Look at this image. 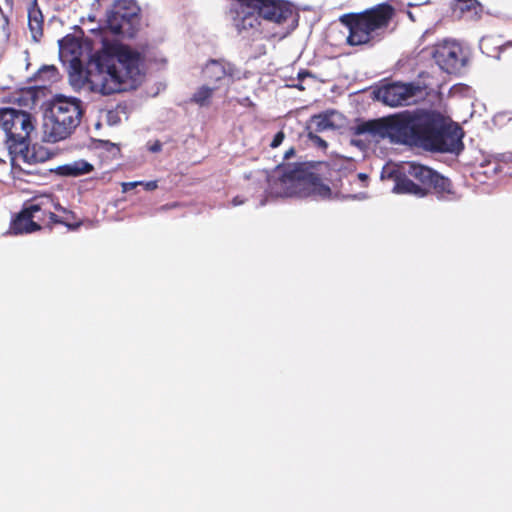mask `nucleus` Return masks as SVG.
I'll use <instances>...</instances> for the list:
<instances>
[{
    "label": "nucleus",
    "mask_w": 512,
    "mask_h": 512,
    "mask_svg": "<svg viewBox=\"0 0 512 512\" xmlns=\"http://www.w3.org/2000/svg\"><path fill=\"white\" fill-rule=\"evenodd\" d=\"M41 76L47 75V79L51 81H55L58 78L57 69L54 66H44L40 70Z\"/></svg>",
    "instance_id": "4be33fe9"
},
{
    "label": "nucleus",
    "mask_w": 512,
    "mask_h": 512,
    "mask_svg": "<svg viewBox=\"0 0 512 512\" xmlns=\"http://www.w3.org/2000/svg\"><path fill=\"white\" fill-rule=\"evenodd\" d=\"M147 147L150 152L157 153L161 151L162 144L160 141H154L153 143H148Z\"/></svg>",
    "instance_id": "bb28decb"
},
{
    "label": "nucleus",
    "mask_w": 512,
    "mask_h": 512,
    "mask_svg": "<svg viewBox=\"0 0 512 512\" xmlns=\"http://www.w3.org/2000/svg\"><path fill=\"white\" fill-rule=\"evenodd\" d=\"M414 179L410 176H406L404 171L401 169L399 175L395 178V185L393 192L397 194H411L419 198H423L428 195V190L416 184Z\"/></svg>",
    "instance_id": "4468645a"
},
{
    "label": "nucleus",
    "mask_w": 512,
    "mask_h": 512,
    "mask_svg": "<svg viewBox=\"0 0 512 512\" xmlns=\"http://www.w3.org/2000/svg\"><path fill=\"white\" fill-rule=\"evenodd\" d=\"M264 204H265V200H262V201L260 202V205H261V206H263Z\"/></svg>",
    "instance_id": "58836bf2"
},
{
    "label": "nucleus",
    "mask_w": 512,
    "mask_h": 512,
    "mask_svg": "<svg viewBox=\"0 0 512 512\" xmlns=\"http://www.w3.org/2000/svg\"><path fill=\"white\" fill-rule=\"evenodd\" d=\"M267 193L274 197H312L326 199L331 195L329 186L301 166L278 168L268 179Z\"/></svg>",
    "instance_id": "7ed1b4c3"
},
{
    "label": "nucleus",
    "mask_w": 512,
    "mask_h": 512,
    "mask_svg": "<svg viewBox=\"0 0 512 512\" xmlns=\"http://www.w3.org/2000/svg\"><path fill=\"white\" fill-rule=\"evenodd\" d=\"M284 138H285L284 133H283L282 131H279V132H278V133H276V135L274 136V138H273V140H272V142H271L270 146H271L272 148H276V147L280 146V145L282 144V142H283Z\"/></svg>",
    "instance_id": "393cba45"
},
{
    "label": "nucleus",
    "mask_w": 512,
    "mask_h": 512,
    "mask_svg": "<svg viewBox=\"0 0 512 512\" xmlns=\"http://www.w3.org/2000/svg\"><path fill=\"white\" fill-rule=\"evenodd\" d=\"M402 170L406 176H410L418 181V185L425 187L427 190L435 173V171L429 167L414 162L404 164Z\"/></svg>",
    "instance_id": "2eb2a0df"
},
{
    "label": "nucleus",
    "mask_w": 512,
    "mask_h": 512,
    "mask_svg": "<svg viewBox=\"0 0 512 512\" xmlns=\"http://www.w3.org/2000/svg\"><path fill=\"white\" fill-rule=\"evenodd\" d=\"M88 19H89V21H92V22H93V21H95V20H96V15H95V14H90V15L88 16Z\"/></svg>",
    "instance_id": "e433bc0d"
},
{
    "label": "nucleus",
    "mask_w": 512,
    "mask_h": 512,
    "mask_svg": "<svg viewBox=\"0 0 512 512\" xmlns=\"http://www.w3.org/2000/svg\"><path fill=\"white\" fill-rule=\"evenodd\" d=\"M352 143L355 145H360V141H357V140H352Z\"/></svg>",
    "instance_id": "4c0bfd02"
},
{
    "label": "nucleus",
    "mask_w": 512,
    "mask_h": 512,
    "mask_svg": "<svg viewBox=\"0 0 512 512\" xmlns=\"http://www.w3.org/2000/svg\"><path fill=\"white\" fill-rule=\"evenodd\" d=\"M335 125L331 120V115L319 114L311 118L309 129L313 132H323L334 129Z\"/></svg>",
    "instance_id": "aec40b11"
},
{
    "label": "nucleus",
    "mask_w": 512,
    "mask_h": 512,
    "mask_svg": "<svg viewBox=\"0 0 512 512\" xmlns=\"http://www.w3.org/2000/svg\"><path fill=\"white\" fill-rule=\"evenodd\" d=\"M238 102H239V104H241L243 106H251L252 105V101L250 100L249 97H244L242 99H239Z\"/></svg>",
    "instance_id": "7c9ffc66"
},
{
    "label": "nucleus",
    "mask_w": 512,
    "mask_h": 512,
    "mask_svg": "<svg viewBox=\"0 0 512 512\" xmlns=\"http://www.w3.org/2000/svg\"><path fill=\"white\" fill-rule=\"evenodd\" d=\"M351 198H353V199H359V200H360V199H365V198H366V194H364V193H360L359 195H353V196H351Z\"/></svg>",
    "instance_id": "473e14b6"
},
{
    "label": "nucleus",
    "mask_w": 512,
    "mask_h": 512,
    "mask_svg": "<svg viewBox=\"0 0 512 512\" xmlns=\"http://www.w3.org/2000/svg\"><path fill=\"white\" fill-rule=\"evenodd\" d=\"M294 154V149L290 148L288 151L285 152V158H289L290 155Z\"/></svg>",
    "instance_id": "72a5a7b5"
},
{
    "label": "nucleus",
    "mask_w": 512,
    "mask_h": 512,
    "mask_svg": "<svg viewBox=\"0 0 512 512\" xmlns=\"http://www.w3.org/2000/svg\"><path fill=\"white\" fill-rule=\"evenodd\" d=\"M458 8L464 11H474L475 14H478L481 10L480 3L477 0H456Z\"/></svg>",
    "instance_id": "412c9836"
},
{
    "label": "nucleus",
    "mask_w": 512,
    "mask_h": 512,
    "mask_svg": "<svg viewBox=\"0 0 512 512\" xmlns=\"http://www.w3.org/2000/svg\"><path fill=\"white\" fill-rule=\"evenodd\" d=\"M393 14L390 5L380 4L360 14L343 15L340 21L349 31L347 43L357 46L370 42L379 35V31L387 28Z\"/></svg>",
    "instance_id": "39448f33"
},
{
    "label": "nucleus",
    "mask_w": 512,
    "mask_h": 512,
    "mask_svg": "<svg viewBox=\"0 0 512 512\" xmlns=\"http://www.w3.org/2000/svg\"><path fill=\"white\" fill-rule=\"evenodd\" d=\"M28 26L32 39L38 42L43 34V15L36 1L28 9Z\"/></svg>",
    "instance_id": "dca6fc26"
},
{
    "label": "nucleus",
    "mask_w": 512,
    "mask_h": 512,
    "mask_svg": "<svg viewBox=\"0 0 512 512\" xmlns=\"http://www.w3.org/2000/svg\"><path fill=\"white\" fill-rule=\"evenodd\" d=\"M499 160L504 163L512 162V152H505L499 155Z\"/></svg>",
    "instance_id": "c85d7f7f"
},
{
    "label": "nucleus",
    "mask_w": 512,
    "mask_h": 512,
    "mask_svg": "<svg viewBox=\"0 0 512 512\" xmlns=\"http://www.w3.org/2000/svg\"><path fill=\"white\" fill-rule=\"evenodd\" d=\"M100 1H101V0H95V1H94V3L92 4V9H93V10L98 9V7H99V5H100V4H99V3H100Z\"/></svg>",
    "instance_id": "f704fd0d"
},
{
    "label": "nucleus",
    "mask_w": 512,
    "mask_h": 512,
    "mask_svg": "<svg viewBox=\"0 0 512 512\" xmlns=\"http://www.w3.org/2000/svg\"><path fill=\"white\" fill-rule=\"evenodd\" d=\"M420 92V86L414 83L394 82L378 88L374 94L385 105L397 107L411 104Z\"/></svg>",
    "instance_id": "9b49d317"
},
{
    "label": "nucleus",
    "mask_w": 512,
    "mask_h": 512,
    "mask_svg": "<svg viewBox=\"0 0 512 512\" xmlns=\"http://www.w3.org/2000/svg\"><path fill=\"white\" fill-rule=\"evenodd\" d=\"M140 8L134 0H116L106 12V26L95 33L96 50L83 70L80 46L73 38L59 40V56L69 63V82L75 90L87 89L111 95L135 89L144 77V57L123 44L120 38H131L139 26Z\"/></svg>",
    "instance_id": "f257e3e1"
},
{
    "label": "nucleus",
    "mask_w": 512,
    "mask_h": 512,
    "mask_svg": "<svg viewBox=\"0 0 512 512\" xmlns=\"http://www.w3.org/2000/svg\"><path fill=\"white\" fill-rule=\"evenodd\" d=\"M432 57L439 68L446 73L459 72L466 64L467 57L456 41L444 40L434 46Z\"/></svg>",
    "instance_id": "1a4fd4ad"
},
{
    "label": "nucleus",
    "mask_w": 512,
    "mask_h": 512,
    "mask_svg": "<svg viewBox=\"0 0 512 512\" xmlns=\"http://www.w3.org/2000/svg\"><path fill=\"white\" fill-rule=\"evenodd\" d=\"M142 183H143V181L124 182V183H122V191L128 192Z\"/></svg>",
    "instance_id": "a878e982"
},
{
    "label": "nucleus",
    "mask_w": 512,
    "mask_h": 512,
    "mask_svg": "<svg viewBox=\"0 0 512 512\" xmlns=\"http://www.w3.org/2000/svg\"><path fill=\"white\" fill-rule=\"evenodd\" d=\"M203 78L213 86L230 85L240 79L241 72L233 64L224 60H210L202 69Z\"/></svg>",
    "instance_id": "ddd939ff"
},
{
    "label": "nucleus",
    "mask_w": 512,
    "mask_h": 512,
    "mask_svg": "<svg viewBox=\"0 0 512 512\" xmlns=\"http://www.w3.org/2000/svg\"><path fill=\"white\" fill-rule=\"evenodd\" d=\"M433 188L439 200L447 199L446 195L453 194L451 181L438 174L436 171L428 187V191Z\"/></svg>",
    "instance_id": "6ab92c4d"
},
{
    "label": "nucleus",
    "mask_w": 512,
    "mask_h": 512,
    "mask_svg": "<svg viewBox=\"0 0 512 512\" xmlns=\"http://www.w3.org/2000/svg\"><path fill=\"white\" fill-rule=\"evenodd\" d=\"M358 178H359L362 182H365V181H367L368 176H367L366 174H364V173H359V174H358Z\"/></svg>",
    "instance_id": "2f4dec72"
},
{
    "label": "nucleus",
    "mask_w": 512,
    "mask_h": 512,
    "mask_svg": "<svg viewBox=\"0 0 512 512\" xmlns=\"http://www.w3.org/2000/svg\"><path fill=\"white\" fill-rule=\"evenodd\" d=\"M11 165L14 173H23L29 176H38L40 171L38 169L39 163H44L50 158V153L43 147L29 145L25 149H16L10 152Z\"/></svg>",
    "instance_id": "9d476101"
},
{
    "label": "nucleus",
    "mask_w": 512,
    "mask_h": 512,
    "mask_svg": "<svg viewBox=\"0 0 512 512\" xmlns=\"http://www.w3.org/2000/svg\"><path fill=\"white\" fill-rule=\"evenodd\" d=\"M83 113L80 99L56 95L44 117L42 140L57 143L67 139L79 126Z\"/></svg>",
    "instance_id": "20e7f679"
},
{
    "label": "nucleus",
    "mask_w": 512,
    "mask_h": 512,
    "mask_svg": "<svg viewBox=\"0 0 512 512\" xmlns=\"http://www.w3.org/2000/svg\"><path fill=\"white\" fill-rule=\"evenodd\" d=\"M245 202V199L241 198L240 196H236L232 199L233 206H239Z\"/></svg>",
    "instance_id": "c756f323"
},
{
    "label": "nucleus",
    "mask_w": 512,
    "mask_h": 512,
    "mask_svg": "<svg viewBox=\"0 0 512 512\" xmlns=\"http://www.w3.org/2000/svg\"><path fill=\"white\" fill-rule=\"evenodd\" d=\"M356 134L375 142L388 138L392 143L436 152L459 153L463 149L462 129L446 126L444 118L432 111L403 112L366 121L356 127Z\"/></svg>",
    "instance_id": "f03ea898"
},
{
    "label": "nucleus",
    "mask_w": 512,
    "mask_h": 512,
    "mask_svg": "<svg viewBox=\"0 0 512 512\" xmlns=\"http://www.w3.org/2000/svg\"><path fill=\"white\" fill-rule=\"evenodd\" d=\"M407 15L412 21H415L414 15L411 11H407Z\"/></svg>",
    "instance_id": "c9c22d12"
},
{
    "label": "nucleus",
    "mask_w": 512,
    "mask_h": 512,
    "mask_svg": "<svg viewBox=\"0 0 512 512\" xmlns=\"http://www.w3.org/2000/svg\"><path fill=\"white\" fill-rule=\"evenodd\" d=\"M258 15L264 21L276 25L289 24L294 22V8L285 0H250Z\"/></svg>",
    "instance_id": "f8f14e48"
},
{
    "label": "nucleus",
    "mask_w": 512,
    "mask_h": 512,
    "mask_svg": "<svg viewBox=\"0 0 512 512\" xmlns=\"http://www.w3.org/2000/svg\"><path fill=\"white\" fill-rule=\"evenodd\" d=\"M218 89L219 86L203 84L195 89L190 98V102L199 107H209L212 103L213 96Z\"/></svg>",
    "instance_id": "f3484780"
},
{
    "label": "nucleus",
    "mask_w": 512,
    "mask_h": 512,
    "mask_svg": "<svg viewBox=\"0 0 512 512\" xmlns=\"http://www.w3.org/2000/svg\"><path fill=\"white\" fill-rule=\"evenodd\" d=\"M48 204H52V199L49 196L40 197L25 204L18 216L12 221L11 233L17 235L40 230V222L44 221L40 213H44V207Z\"/></svg>",
    "instance_id": "6e6552de"
},
{
    "label": "nucleus",
    "mask_w": 512,
    "mask_h": 512,
    "mask_svg": "<svg viewBox=\"0 0 512 512\" xmlns=\"http://www.w3.org/2000/svg\"><path fill=\"white\" fill-rule=\"evenodd\" d=\"M317 132H313V131H309L308 133V137L309 139L315 143L318 147L320 148H326L327 147V143L325 140H323L322 138H320L319 136L316 135Z\"/></svg>",
    "instance_id": "5701e85b"
},
{
    "label": "nucleus",
    "mask_w": 512,
    "mask_h": 512,
    "mask_svg": "<svg viewBox=\"0 0 512 512\" xmlns=\"http://www.w3.org/2000/svg\"><path fill=\"white\" fill-rule=\"evenodd\" d=\"M141 185H143L145 190H147V191H153V190H155L158 187V183L155 180L154 181L143 182Z\"/></svg>",
    "instance_id": "cd10ccee"
},
{
    "label": "nucleus",
    "mask_w": 512,
    "mask_h": 512,
    "mask_svg": "<svg viewBox=\"0 0 512 512\" xmlns=\"http://www.w3.org/2000/svg\"><path fill=\"white\" fill-rule=\"evenodd\" d=\"M93 169L94 167L92 164L86 160L79 159L60 166L59 172L64 176L78 177L90 173Z\"/></svg>",
    "instance_id": "a211bd4d"
},
{
    "label": "nucleus",
    "mask_w": 512,
    "mask_h": 512,
    "mask_svg": "<svg viewBox=\"0 0 512 512\" xmlns=\"http://www.w3.org/2000/svg\"><path fill=\"white\" fill-rule=\"evenodd\" d=\"M50 205L51 204H48L47 206L44 207V213H40V216L43 217L44 220L46 219V217H48L52 223H61L57 215L48 210Z\"/></svg>",
    "instance_id": "b1692460"
},
{
    "label": "nucleus",
    "mask_w": 512,
    "mask_h": 512,
    "mask_svg": "<svg viewBox=\"0 0 512 512\" xmlns=\"http://www.w3.org/2000/svg\"><path fill=\"white\" fill-rule=\"evenodd\" d=\"M250 0H238L231 13L233 26L243 39H257L261 34V16Z\"/></svg>",
    "instance_id": "0eeeda50"
},
{
    "label": "nucleus",
    "mask_w": 512,
    "mask_h": 512,
    "mask_svg": "<svg viewBox=\"0 0 512 512\" xmlns=\"http://www.w3.org/2000/svg\"><path fill=\"white\" fill-rule=\"evenodd\" d=\"M0 128L6 135L9 152L25 149L29 135L34 130L30 113L12 107L0 108Z\"/></svg>",
    "instance_id": "423d86ee"
}]
</instances>
